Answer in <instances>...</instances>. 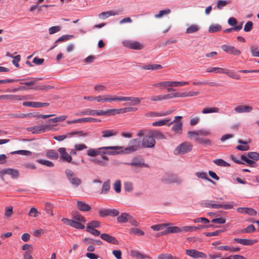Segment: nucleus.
<instances>
[{
	"instance_id": "nucleus-62",
	"label": "nucleus",
	"mask_w": 259,
	"mask_h": 259,
	"mask_svg": "<svg viewBox=\"0 0 259 259\" xmlns=\"http://www.w3.org/2000/svg\"><path fill=\"white\" fill-rule=\"evenodd\" d=\"M229 2L226 1L220 0L217 2V7L219 10H221L224 7L226 6Z\"/></svg>"
},
{
	"instance_id": "nucleus-22",
	"label": "nucleus",
	"mask_w": 259,
	"mask_h": 259,
	"mask_svg": "<svg viewBox=\"0 0 259 259\" xmlns=\"http://www.w3.org/2000/svg\"><path fill=\"white\" fill-rule=\"evenodd\" d=\"M105 102H112L114 101H122V97H117L110 94L104 95Z\"/></svg>"
},
{
	"instance_id": "nucleus-5",
	"label": "nucleus",
	"mask_w": 259,
	"mask_h": 259,
	"mask_svg": "<svg viewBox=\"0 0 259 259\" xmlns=\"http://www.w3.org/2000/svg\"><path fill=\"white\" fill-rule=\"evenodd\" d=\"M140 142V140L139 139L131 140L129 142V146L124 149L123 152L126 154H129L136 151L139 148Z\"/></svg>"
},
{
	"instance_id": "nucleus-7",
	"label": "nucleus",
	"mask_w": 259,
	"mask_h": 259,
	"mask_svg": "<svg viewBox=\"0 0 259 259\" xmlns=\"http://www.w3.org/2000/svg\"><path fill=\"white\" fill-rule=\"evenodd\" d=\"M162 181L165 183L181 184L183 180L175 175H165L162 178Z\"/></svg>"
},
{
	"instance_id": "nucleus-43",
	"label": "nucleus",
	"mask_w": 259,
	"mask_h": 259,
	"mask_svg": "<svg viewBox=\"0 0 259 259\" xmlns=\"http://www.w3.org/2000/svg\"><path fill=\"white\" fill-rule=\"evenodd\" d=\"M68 136H72L74 135H77L78 137H86L89 135L88 133H84L82 131H75L69 133L68 134Z\"/></svg>"
},
{
	"instance_id": "nucleus-45",
	"label": "nucleus",
	"mask_w": 259,
	"mask_h": 259,
	"mask_svg": "<svg viewBox=\"0 0 259 259\" xmlns=\"http://www.w3.org/2000/svg\"><path fill=\"white\" fill-rule=\"evenodd\" d=\"M158 259H180L179 257L175 256L168 253H161L158 256Z\"/></svg>"
},
{
	"instance_id": "nucleus-32",
	"label": "nucleus",
	"mask_w": 259,
	"mask_h": 259,
	"mask_svg": "<svg viewBox=\"0 0 259 259\" xmlns=\"http://www.w3.org/2000/svg\"><path fill=\"white\" fill-rule=\"evenodd\" d=\"M46 156L52 159H57L59 157V154L54 150H49L46 153Z\"/></svg>"
},
{
	"instance_id": "nucleus-2",
	"label": "nucleus",
	"mask_w": 259,
	"mask_h": 259,
	"mask_svg": "<svg viewBox=\"0 0 259 259\" xmlns=\"http://www.w3.org/2000/svg\"><path fill=\"white\" fill-rule=\"evenodd\" d=\"M121 148L120 146H107L101 147L97 149L91 148L87 151V154L90 157H96L101 154V150H119Z\"/></svg>"
},
{
	"instance_id": "nucleus-23",
	"label": "nucleus",
	"mask_w": 259,
	"mask_h": 259,
	"mask_svg": "<svg viewBox=\"0 0 259 259\" xmlns=\"http://www.w3.org/2000/svg\"><path fill=\"white\" fill-rule=\"evenodd\" d=\"M143 99L142 98L134 97H122V101H130L132 102V105H136L139 104L141 101Z\"/></svg>"
},
{
	"instance_id": "nucleus-33",
	"label": "nucleus",
	"mask_w": 259,
	"mask_h": 259,
	"mask_svg": "<svg viewBox=\"0 0 259 259\" xmlns=\"http://www.w3.org/2000/svg\"><path fill=\"white\" fill-rule=\"evenodd\" d=\"M211 208L215 209L224 208L225 209H230L233 208V205L229 204H218L212 203Z\"/></svg>"
},
{
	"instance_id": "nucleus-9",
	"label": "nucleus",
	"mask_w": 259,
	"mask_h": 259,
	"mask_svg": "<svg viewBox=\"0 0 259 259\" xmlns=\"http://www.w3.org/2000/svg\"><path fill=\"white\" fill-rule=\"evenodd\" d=\"M122 44L125 47L133 50H140L143 48V46L141 43L135 40H124Z\"/></svg>"
},
{
	"instance_id": "nucleus-58",
	"label": "nucleus",
	"mask_w": 259,
	"mask_h": 259,
	"mask_svg": "<svg viewBox=\"0 0 259 259\" xmlns=\"http://www.w3.org/2000/svg\"><path fill=\"white\" fill-rule=\"evenodd\" d=\"M247 156L251 159L254 160H257L259 159V153L256 152H250L247 154Z\"/></svg>"
},
{
	"instance_id": "nucleus-46",
	"label": "nucleus",
	"mask_w": 259,
	"mask_h": 259,
	"mask_svg": "<svg viewBox=\"0 0 259 259\" xmlns=\"http://www.w3.org/2000/svg\"><path fill=\"white\" fill-rule=\"evenodd\" d=\"M100 225V222L98 221H92L89 222L87 226L86 229L95 228L98 227Z\"/></svg>"
},
{
	"instance_id": "nucleus-15",
	"label": "nucleus",
	"mask_w": 259,
	"mask_h": 259,
	"mask_svg": "<svg viewBox=\"0 0 259 259\" xmlns=\"http://www.w3.org/2000/svg\"><path fill=\"white\" fill-rule=\"evenodd\" d=\"M60 154V158L63 161L67 162H71L72 160L71 156L66 151V149L63 147L59 148L58 150Z\"/></svg>"
},
{
	"instance_id": "nucleus-42",
	"label": "nucleus",
	"mask_w": 259,
	"mask_h": 259,
	"mask_svg": "<svg viewBox=\"0 0 259 259\" xmlns=\"http://www.w3.org/2000/svg\"><path fill=\"white\" fill-rule=\"evenodd\" d=\"M66 118H67V116L65 115H62V116H61L59 117H56L54 118L50 119L48 120V122L49 123H52V122L56 123V122H61V121H63L65 120Z\"/></svg>"
},
{
	"instance_id": "nucleus-59",
	"label": "nucleus",
	"mask_w": 259,
	"mask_h": 259,
	"mask_svg": "<svg viewBox=\"0 0 259 259\" xmlns=\"http://www.w3.org/2000/svg\"><path fill=\"white\" fill-rule=\"evenodd\" d=\"M114 189L118 193L121 191V182L120 180H116L114 184Z\"/></svg>"
},
{
	"instance_id": "nucleus-51",
	"label": "nucleus",
	"mask_w": 259,
	"mask_h": 259,
	"mask_svg": "<svg viewBox=\"0 0 259 259\" xmlns=\"http://www.w3.org/2000/svg\"><path fill=\"white\" fill-rule=\"evenodd\" d=\"M127 164L134 166L149 167L148 164L141 161L128 163Z\"/></svg>"
},
{
	"instance_id": "nucleus-60",
	"label": "nucleus",
	"mask_w": 259,
	"mask_h": 259,
	"mask_svg": "<svg viewBox=\"0 0 259 259\" xmlns=\"http://www.w3.org/2000/svg\"><path fill=\"white\" fill-rule=\"evenodd\" d=\"M73 221H75L76 222L80 223L81 222L83 223L85 222V220L84 218L79 214H76L75 215H74L73 216Z\"/></svg>"
},
{
	"instance_id": "nucleus-41",
	"label": "nucleus",
	"mask_w": 259,
	"mask_h": 259,
	"mask_svg": "<svg viewBox=\"0 0 259 259\" xmlns=\"http://www.w3.org/2000/svg\"><path fill=\"white\" fill-rule=\"evenodd\" d=\"M171 11L169 9H166L165 10H161L159 12L158 14L155 15L154 17L156 18H160L162 17L164 15H166L170 14Z\"/></svg>"
},
{
	"instance_id": "nucleus-47",
	"label": "nucleus",
	"mask_w": 259,
	"mask_h": 259,
	"mask_svg": "<svg viewBox=\"0 0 259 259\" xmlns=\"http://www.w3.org/2000/svg\"><path fill=\"white\" fill-rule=\"evenodd\" d=\"M221 26L219 24L211 25L208 29V31L210 33L218 32L221 29Z\"/></svg>"
},
{
	"instance_id": "nucleus-52",
	"label": "nucleus",
	"mask_w": 259,
	"mask_h": 259,
	"mask_svg": "<svg viewBox=\"0 0 259 259\" xmlns=\"http://www.w3.org/2000/svg\"><path fill=\"white\" fill-rule=\"evenodd\" d=\"M195 175L199 178H201L202 179L207 180L211 182H213L210 179H209L207 176V174L204 172H197L195 173Z\"/></svg>"
},
{
	"instance_id": "nucleus-63",
	"label": "nucleus",
	"mask_w": 259,
	"mask_h": 259,
	"mask_svg": "<svg viewBox=\"0 0 259 259\" xmlns=\"http://www.w3.org/2000/svg\"><path fill=\"white\" fill-rule=\"evenodd\" d=\"M188 135L189 138H194L196 141H197V139L199 138L198 131H190L188 133Z\"/></svg>"
},
{
	"instance_id": "nucleus-34",
	"label": "nucleus",
	"mask_w": 259,
	"mask_h": 259,
	"mask_svg": "<svg viewBox=\"0 0 259 259\" xmlns=\"http://www.w3.org/2000/svg\"><path fill=\"white\" fill-rule=\"evenodd\" d=\"M169 121H170V119L168 117V118H165L163 120H160L153 122L152 125L154 126H162L164 125H167V123L169 122Z\"/></svg>"
},
{
	"instance_id": "nucleus-18",
	"label": "nucleus",
	"mask_w": 259,
	"mask_h": 259,
	"mask_svg": "<svg viewBox=\"0 0 259 259\" xmlns=\"http://www.w3.org/2000/svg\"><path fill=\"white\" fill-rule=\"evenodd\" d=\"M100 120L98 119L92 118V117H85L80 119H78L73 121H68V123H81V122H95L100 121Z\"/></svg>"
},
{
	"instance_id": "nucleus-29",
	"label": "nucleus",
	"mask_w": 259,
	"mask_h": 259,
	"mask_svg": "<svg viewBox=\"0 0 259 259\" xmlns=\"http://www.w3.org/2000/svg\"><path fill=\"white\" fill-rule=\"evenodd\" d=\"M200 30V26L196 24L190 25L187 28L186 33L188 34L193 33L198 31Z\"/></svg>"
},
{
	"instance_id": "nucleus-16",
	"label": "nucleus",
	"mask_w": 259,
	"mask_h": 259,
	"mask_svg": "<svg viewBox=\"0 0 259 259\" xmlns=\"http://www.w3.org/2000/svg\"><path fill=\"white\" fill-rule=\"evenodd\" d=\"M253 108L249 105H239L234 108V110L236 113H248L252 111Z\"/></svg>"
},
{
	"instance_id": "nucleus-39",
	"label": "nucleus",
	"mask_w": 259,
	"mask_h": 259,
	"mask_svg": "<svg viewBox=\"0 0 259 259\" xmlns=\"http://www.w3.org/2000/svg\"><path fill=\"white\" fill-rule=\"evenodd\" d=\"M130 233L131 234H133L135 235H138V236H142L144 235V232L142 231L141 230L136 228H131L130 230Z\"/></svg>"
},
{
	"instance_id": "nucleus-48",
	"label": "nucleus",
	"mask_w": 259,
	"mask_h": 259,
	"mask_svg": "<svg viewBox=\"0 0 259 259\" xmlns=\"http://www.w3.org/2000/svg\"><path fill=\"white\" fill-rule=\"evenodd\" d=\"M79 115H91L95 116V110L92 109H86L84 111H80L77 114Z\"/></svg>"
},
{
	"instance_id": "nucleus-28",
	"label": "nucleus",
	"mask_w": 259,
	"mask_h": 259,
	"mask_svg": "<svg viewBox=\"0 0 259 259\" xmlns=\"http://www.w3.org/2000/svg\"><path fill=\"white\" fill-rule=\"evenodd\" d=\"M238 143L241 144H243L244 145H238L236 147V149L240 151H247L250 148L249 146L248 145V142L247 141H244L242 140H239Z\"/></svg>"
},
{
	"instance_id": "nucleus-61",
	"label": "nucleus",
	"mask_w": 259,
	"mask_h": 259,
	"mask_svg": "<svg viewBox=\"0 0 259 259\" xmlns=\"http://www.w3.org/2000/svg\"><path fill=\"white\" fill-rule=\"evenodd\" d=\"M73 37L72 35H64L61 37H60L55 42V44H56L58 42H62L68 40L71 38Z\"/></svg>"
},
{
	"instance_id": "nucleus-64",
	"label": "nucleus",
	"mask_w": 259,
	"mask_h": 259,
	"mask_svg": "<svg viewBox=\"0 0 259 259\" xmlns=\"http://www.w3.org/2000/svg\"><path fill=\"white\" fill-rule=\"evenodd\" d=\"M253 23L251 21H248L244 26V30L245 32H249L252 29Z\"/></svg>"
},
{
	"instance_id": "nucleus-49",
	"label": "nucleus",
	"mask_w": 259,
	"mask_h": 259,
	"mask_svg": "<svg viewBox=\"0 0 259 259\" xmlns=\"http://www.w3.org/2000/svg\"><path fill=\"white\" fill-rule=\"evenodd\" d=\"M255 228L254 225H250L248 226L246 228L242 229L241 231V232L242 233H252L255 231Z\"/></svg>"
},
{
	"instance_id": "nucleus-6",
	"label": "nucleus",
	"mask_w": 259,
	"mask_h": 259,
	"mask_svg": "<svg viewBox=\"0 0 259 259\" xmlns=\"http://www.w3.org/2000/svg\"><path fill=\"white\" fill-rule=\"evenodd\" d=\"M52 128H53L51 126V125L49 124H47L30 127H29L27 130L29 131H31L33 134H40L45 133L47 131H51Z\"/></svg>"
},
{
	"instance_id": "nucleus-25",
	"label": "nucleus",
	"mask_w": 259,
	"mask_h": 259,
	"mask_svg": "<svg viewBox=\"0 0 259 259\" xmlns=\"http://www.w3.org/2000/svg\"><path fill=\"white\" fill-rule=\"evenodd\" d=\"M180 232H181L180 228L177 226L169 227H167L163 232H162L161 234H167L169 233H176Z\"/></svg>"
},
{
	"instance_id": "nucleus-56",
	"label": "nucleus",
	"mask_w": 259,
	"mask_h": 259,
	"mask_svg": "<svg viewBox=\"0 0 259 259\" xmlns=\"http://www.w3.org/2000/svg\"><path fill=\"white\" fill-rule=\"evenodd\" d=\"M200 121V117L198 116H191L190 120V124L191 126H194L197 124Z\"/></svg>"
},
{
	"instance_id": "nucleus-53",
	"label": "nucleus",
	"mask_w": 259,
	"mask_h": 259,
	"mask_svg": "<svg viewBox=\"0 0 259 259\" xmlns=\"http://www.w3.org/2000/svg\"><path fill=\"white\" fill-rule=\"evenodd\" d=\"M152 136L154 137V138H156L158 140L165 139V137L163 134L160 131L154 132Z\"/></svg>"
},
{
	"instance_id": "nucleus-54",
	"label": "nucleus",
	"mask_w": 259,
	"mask_h": 259,
	"mask_svg": "<svg viewBox=\"0 0 259 259\" xmlns=\"http://www.w3.org/2000/svg\"><path fill=\"white\" fill-rule=\"evenodd\" d=\"M250 52L253 56L259 57V49L257 47L251 46L250 47Z\"/></svg>"
},
{
	"instance_id": "nucleus-55",
	"label": "nucleus",
	"mask_w": 259,
	"mask_h": 259,
	"mask_svg": "<svg viewBox=\"0 0 259 259\" xmlns=\"http://www.w3.org/2000/svg\"><path fill=\"white\" fill-rule=\"evenodd\" d=\"M198 143L203 144V145H210L211 144V141L209 139H203L202 138L199 137L197 139V141Z\"/></svg>"
},
{
	"instance_id": "nucleus-44",
	"label": "nucleus",
	"mask_w": 259,
	"mask_h": 259,
	"mask_svg": "<svg viewBox=\"0 0 259 259\" xmlns=\"http://www.w3.org/2000/svg\"><path fill=\"white\" fill-rule=\"evenodd\" d=\"M83 241L84 242H88V243L96 244L98 245H100L102 244V242L101 240H94L92 238H85L83 239Z\"/></svg>"
},
{
	"instance_id": "nucleus-4",
	"label": "nucleus",
	"mask_w": 259,
	"mask_h": 259,
	"mask_svg": "<svg viewBox=\"0 0 259 259\" xmlns=\"http://www.w3.org/2000/svg\"><path fill=\"white\" fill-rule=\"evenodd\" d=\"M138 110L137 108L128 107L122 108L120 109H109L106 110V115H115L120 113H124L136 111Z\"/></svg>"
},
{
	"instance_id": "nucleus-3",
	"label": "nucleus",
	"mask_w": 259,
	"mask_h": 259,
	"mask_svg": "<svg viewBox=\"0 0 259 259\" xmlns=\"http://www.w3.org/2000/svg\"><path fill=\"white\" fill-rule=\"evenodd\" d=\"M192 145L187 142L180 144L175 150V154H184L190 152L192 149Z\"/></svg>"
},
{
	"instance_id": "nucleus-17",
	"label": "nucleus",
	"mask_w": 259,
	"mask_h": 259,
	"mask_svg": "<svg viewBox=\"0 0 259 259\" xmlns=\"http://www.w3.org/2000/svg\"><path fill=\"white\" fill-rule=\"evenodd\" d=\"M234 241L243 245L251 246L257 242L256 240L235 238Z\"/></svg>"
},
{
	"instance_id": "nucleus-1",
	"label": "nucleus",
	"mask_w": 259,
	"mask_h": 259,
	"mask_svg": "<svg viewBox=\"0 0 259 259\" xmlns=\"http://www.w3.org/2000/svg\"><path fill=\"white\" fill-rule=\"evenodd\" d=\"M182 118L181 116H176L174 118V120L169 121L167 123V125L169 126L171 125L172 126L171 127V130L174 134L176 136H180L183 133V122L181 120Z\"/></svg>"
},
{
	"instance_id": "nucleus-14",
	"label": "nucleus",
	"mask_w": 259,
	"mask_h": 259,
	"mask_svg": "<svg viewBox=\"0 0 259 259\" xmlns=\"http://www.w3.org/2000/svg\"><path fill=\"white\" fill-rule=\"evenodd\" d=\"M221 49L224 52L234 55L238 56L241 54V52L239 50L232 46L224 45L221 47Z\"/></svg>"
},
{
	"instance_id": "nucleus-13",
	"label": "nucleus",
	"mask_w": 259,
	"mask_h": 259,
	"mask_svg": "<svg viewBox=\"0 0 259 259\" xmlns=\"http://www.w3.org/2000/svg\"><path fill=\"white\" fill-rule=\"evenodd\" d=\"M186 254L194 258H206L207 255L203 252L197 251L196 249H186L185 250Z\"/></svg>"
},
{
	"instance_id": "nucleus-10",
	"label": "nucleus",
	"mask_w": 259,
	"mask_h": 259,
	"mask_svg": "<svg viewBox=\"0 0 259 259\" xmlns=\"http://www.w3.org/2000/svg\"><path fill=\"white\" fill-rule=\"evenodd\" d=\"M109 158L103 155H101V157H96L90 159V161L95 164L101 166H107Z\"/></svg>"
},
{
	"instance_id": "nucleus-20",
	"label": "nucleus",
	"mask_w": 259,
	"mask_h": 259,
	"mask_svg": "<svg viewBox=\"0 0 259 259\" xmlns=\"http://www.w3.org/2000/svg\"><path fill=\"white\" fill-rule=\"evenodd\" d=\"M100 237L104 240H105L109 243H111L113 244H118V240L115 237H114L112 236H110L107 234L103 233V234H101Z\"/></svg>"
},
{
	"instance_id": "nucleus-31",
	"label": "nucleus",
	"mask_w": 259,
	"mask_h": 259,
	"mask_svg": "<svg viewBox=\"0 0 259 259\" xmlns=\"http://www.w3.org/2000/svg\"><path fill=\"white\" fill-rule=\"evenodd\" d=\"M102 137L104 138H109L117 135V132L114 130H104L102 132Z\"/></svg>"
},
{
	"instance_id": "nucleus-36",
	"label": "nucleus",
	"mask_w": 259,
	"mask_h": 259,
	"mask_svg": "<svg viewBox=\"0 0 259 259\" xmlns=\"http://www.w3.org/2000/svg\"><path fill=\"white\" fill-rule=\"evenodd\" d=\"M225 68L220 67H210L206 69V71L208 73L215 72L217 73H223Z\"/></svg>"
},
{
	"instance_id": "nucleus-26",
	"label": "nucleus",
	"mask_w": 259,
	"mask_h": 259,
	"mask_svg": "<svg viewBox=\"0 0 259 259\" xmlns=\"http://www.w3.org/2000/svg\"><path fill=\"white\" fill-rule=\"evenodd\" d=\"M132 217L127 213H122L117 218L118 222L120 223H124L127 222Z\"/></svg>"
},
{
	"instance_id": "nucleus-11",
	"label": "nucleus",
	"mask_w": 259,
	"mask_h": 259,
	"mask_svg": "<svg viewBox=\"0 0 259 259\" xmlns=\"http://www.w3.org/2000/svg\"><path fill=\"white\" fill-rule=\"evenodd\" d=\"M156 144L155 140L152 136H145L142 140V146L144 148L153 147Z\"/></svg>"
},
{
	"instance_id": "nucleus-21",
	"label": "nucleus",
	"mask_w": 259,
	"mask_h": 259,
	"mask_svg": "<svg viewBox=\"0 0 259 259\" xmlns=\"http://www.w3.org/2000/svg\"><path fill=\"white\" fill-rule=\"evenodd\" d=\"M76 207L82 211H88L91 209V207L88 204L81 201H77Z\"/></svg>"
},
{
	"instance_id": "nucleus-50",
	"label": "nucleus",
	"mask_w": 259,
	"mask_h": 259,
	"mask_svg": "<svg viewBox=\"0 0 259 259\" xmlns=\"http://www.w3.org/2000/svg\"><path fill=\"white\" fill-rule=\"evenodd\" d=\"M37 162L41 164L45 165L50 167H53L54 165L52 162L47 160L38 159L37 160Z\"/></svg>"
},
{
	"instance_id": "nucleus-12",
	"label": "nucleus",
	"mask_w": 259,
	"mask_h": 259,
	"mask_svg": "<svg viewBox=\"0 0 259 259\" xmlns=\"http://www.w3.org/2000/svg\"><path fill=\"white\" fill-rule=\"evenodd\" d=\"M5 175H10L13 178H17L19 176V172L17 170L12 168L3 169L0 171V176L3 180H4V177Z\"/></svg>"
},
{
	"instance_id": "nucleus-24",
	"label": "nucleus",
	"mask_w": 259,
	"mask_h": 259,
	"mask_svg": "<svg viewBox=\"0 0 259 259\" xmlns=\"http://www.w3.org/2000/svg\"><path fill=\"white\" fill-rule=\"evenodd\" d=\"M23 97L16 95H3V100H8L11 101H20Z\"/></svg>"
},
{
	"instance_id": "nucleus-35",
	"label": "nucleus",
	"mask_w": 259,
	"mask_h": 259,
	"mask_svg": "<svg viewBox=\"0 0 259 259\" xmlns=\"http://www.w3.org/2000/svg\"><path fill=\"white\" fill-rule=\"evenodd\" d=\"M203 114H208L211 113H219V109L217 107L204 108L201 111Z\"/></svg>"
},
{
	"instance_id": "nucleus-30",
	"label": "nucleus",
	"mask_w": 259,
	"mask_h": 259,
	"mask_svg": "<svg viewBox=\"0 0 259 259\" xmlns=\"http://www.w3.org/2000/svg\"><path fill=\"white\" fill-rule=\"evenodd\" d=\"M110 189V180H108L104 182L102 190L101 192V194H107Z\"/></svg>"
},
{
	"instance_id": "nucleus-57",
	"label": "nucleus",
	"mask_w": 259,
	"mask_h": 259,
	"mask_svg": "<svg viewBox=\"0 0 259 259\" xmlns=\"http://www.w3.org/2000/svg\"><path fill=\"white\" fill-rule=\"evenodd\" d=\"M153 86L156 88H164L165 87H168V81L155 83L153 84Z\"/></svg>"
},
{
	"instance_id": "nucleus-19",
	"label": "nucleus",
	"mask_w": 259,
	"mask_h": 259,
	"mask_svg": "<svg viewBox=\"0 0 259 259\" xmlns=\"http://www.w3.org/2000/svg\"><path fill=\"white\" fill-rule=\"evenodd\" d=\"M237 211L239 213L248 214L251 216L255 215L257 213L254 209L250 207H239L237 209Z\"/></svg>"
},
{
	"instance_id": "nucleus-38",
	"label": "nucleus",
	"mask_w": 259,
	"mask_h": 259,
	"mask_svg": "<svg viewBox=\"0 0 259 259\" xmlns=\"http://www.w3.org/2000/svg\"><path fill=\"white\" fill-rule=\"evenodd\" d=\"M213 162L218 166L223 167H229L230 164L222 159H216L213 160Z\"/></svg>"
},
{
	"instance_id": "nucleus-8",
	"label": "nucleus",
	"mask_w": 259,
	"mask_h": 259,
	"mask_svg": "<svg viewBox=\"0 0 259 259\" xmlns=\"http://www.w3.org/2000/svg\"><path fill=\"white\" fill-rule=\"evenodd\" d=\"M66 174L68 180L72 185L78 187L81 184V180L76 178L72 170L67 169L66 170Z\"/></svg>"
},
{
	"instance_id": "nucleus-27",
	"label": "nucleus",
	"mask_w": 259,
	"mask_h": 259,
	"mask_svg": "<svg viewBox=\"0 0 259 259\" xmlns=\"http://www.w3.org/2000/svg\"><path fill=\"white\" fill-rule=\"evenodd\" d=\"M142 68L144 70H156L161 69L162 66L160 64H151L144 65L142 67Z\"/></svg>"
},
{
	"instance_id": "nucleus-37",
	"label": "nucleus",
	"mask_w": 259,
	"mask_h": 259,
	"mask_svg": "<svg viewBox=\"0 0 259 259\" xmlns=\"http://www.w3.org/2000/svg\"><path fill=\"white\" fill-rule=\"evenodd\" d=\"M189 82L187 81H168V87H180L188 84Z\"/></svg>"
},
{
	"instance_id": "nucleus-40",
	"label": "nucleus",
	"mask_w": 259,
	"mask_h": 259,
	"mask_svg": "<svg viewBox=\"0 0 259 259\" xmlns=\"http://www.w3.org/2000/svg\"><path fill=\"white\" fill-rule=\"evenodd\" d=\"M225 72L223 73V74H226L228 75L229 77L233 78L234 79H240V76L238 75H237L234 72H233L232 71H229V70L225 68Z\"/></svg>"
}]
</instances>
